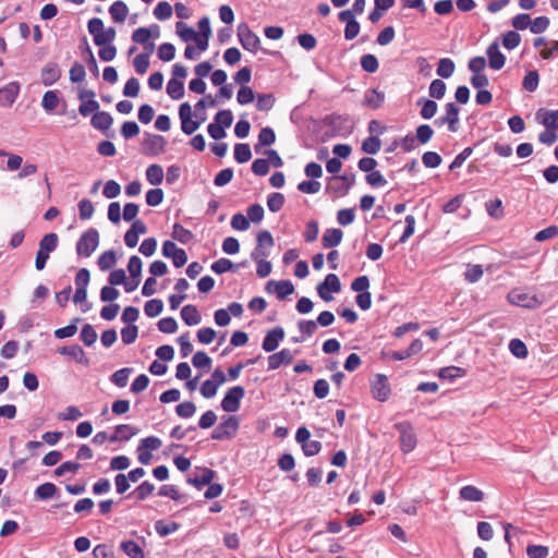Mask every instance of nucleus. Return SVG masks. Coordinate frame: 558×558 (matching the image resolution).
I'll list each match as a JSON object with an SVG mask.
<instances>
[{"mask_svg":"<svg viewBox=\"0 0 558 558\" xmlns=\"http://www.w3.org/2000/svg\"><path fill=\"white\" fill-rule=\"evenodd\" d=\"M87 28L93 36L96 46H105L112 44L116 38V29L113 27L105 28L104 22L99 17H93L88 21Z\"/></svg>","mask_w":558,"mask_h":558,"instance_id":"obj_1","label":"nucleus"},{"mask_svg":"<svg viewBox=\"0 0 558 558\" xmlns=\"http://www.w3.org/2000/svg\"><path fill=\"white\" fill-rule=\"evenodd\" d=\"M58 243L59 236L57 233H47L41 238L35 258V267L37 270H43L46 267L49 254L56 251Z\"/></svg>","mask_w":558,"mask_h":558,"instance_id":"obj_2","label":"nucleus"},{"mask_svg":"<svg viewBox=\"0 0 558 558\" xmlns=\"http://www.w3.org/2000/svg\"><path fill=\"white\" fill-rule=\"evenodd\" d=\"M507 300L512 305L529 310H534L542 305V301L536 294L522 289L511 290L507 295Z\"/></svg>","mask_w":558,"mask_h":558,"instance_id":"obj_3","label":"nucleus"},{"mask_svg":"<svg viewBox=\"0 0 558 558\" xmlns=\"http://www.w3.org/2000/svg\"><path fill=\"white\" fill-rule=\"evenodd\" d=\"M99 244V233L96 229L90 228L85 231L76 242V253L80 256L89 257Z\"/></svg>","mask_w":558,"mask_h":558,"instance_id":"obj_4","label":"nucleus"},{"mask_svg":"<svg viewBox=\"0 0 558 558\" xmlns=\"http://www.w3.org/2000/svg\"><path fill=\"white\" fill-rule=\"evenodd\" d=\"M240 427V418L231 415L225 418L211 433V439L225 440L232 438Z\"/></svg>","mask_w":558,"mask_h":558,"instance_id":"obj_5","label":"nucleus"},{"mask_svg":"<svg viewBox=\"0 0 558 558\" xmlns=\"http://www.w3.org/2000/svg\"><path fill=\"white\" fill-rule=\"evenodd\" d=\"M238 38L243 49L252 53H256L260 48L259 37L254 32H252L246 23H241L238 25Z\"/></svg>","mask_w":558,"mask_h":558,"instance_id":"obj_6","label":"nucleus"},{"mask_svg":"<svg viewBox=\"0 0 558 558\" xmlns=\"http://www.w3.org/2000/svg\"><path fill=\"white\" fill-rule=\"evenodd\" d=\"M274 246V238L267 230L260 231L257 234V245L252 251L251 257L254 262L266 259L270 252L269 250Z\"/></svg>","mask_w":558,"mask_h":558,"instance_id":"obj_7","label":"nucleus"},{"mask_svg":"<svg viewBox=\"0 0 558 558\" xmlns=\"http://www.w3.org/2000/svg\"><path fill=\"white\" fill-rule=\"evenodd\" d=\"M400 433V447L404 453L411 452L416 446V436L409 422H401L395 425Z\"/></svg>","mask_w":558,"mask_h":558,"instance_id":"obj_8","label":"nucleus"},{"mask_svg":"<svg viewBox=\"0 0 558 558\" xmlns=\"http://www.w3.org/2000/svg\"><path fill=\"white\" fill-rule=\"evenodd\" d=\"M341 290V282L336 274H328L323 282L317 286L318 295L326 302L332 300L331 293Z\"/></svg>","mask_w":558,"mask_h":558,"instance_id":"obj_9","label":"nucleus"},{"mask_svg":"<svg viewBox=\"0 0 558 558\" xmlns=\"http://www.w3.org/2000/svg\"><path fill=\"white\" fill-rule=\"evenodd\" d=\"M244 395L245 391L242 386H233L230 388L221 401L222 410L230 413L236 412L240 409V403Z\"/></svg>","mask_w":558,"mask_h":558,"instance_id":"obj_10","label":"nucleus"},{"mask_svg":"<svg viewBox=\"0 0 558 558\" xmlns=\"http://www.w3.org/2000/svg\"><path fill=\"white\" fill-rule=\"evenodd\" d=\"M128 270L130 272L131 279L125 278L124 283L122 286L124 287L125 292H133L136 290V288L140 284V280L137 279L140 277V257L136 255H133L128 264Z\"/></svg>","mask_w":558,"mask_h":558,"instance_id":"obj_11","label":"nucleus"},{"mask_svg":"<svg viewBox=\"0 0 558 558\" xmlns=\"http://www.w3.org/2000/svg\"><path fill=\"white\" fill-rule=\"evenodd\" d=\"M283 328L275 327L266 333L262 343L263 350L266 352H274L279 347V343L283 340Z\"/></svg>","mask_w":558,"mask_h":558,"instance_id":"obj_12","label":"nucleus"},{"mask_svg":"<svg viewBox=\"0 0 558 558\" xmlns=\"http://www.w3.org/2000/svg\"><path fill=\"white\" fill-rule=\"evenodd\" d=\"M266 290L268 292L274 291L279 300H283L294 292V286L290 280H269L266 284Z\"/></svg>","mask_w":558,"mask_h":558,"instance_id":"obj_13","label":"nucleus"},{"mask_svg":"<svg viewBox=\"0 0 558 558\" xmlns=\"http://www.w3.org/2000/svg\"><path fill=\"white\" fill-rule=\"evenodd\" d=\"M486 54L488 57V64L490 69L498 71L504 68L506 57L499 50L498 43H492L486 49Z\"/></svg>","mask_w":558,"mask_h":558,"instance_id":"obj_14","label":"nucleus"},{"mask_svg":"<svg viewBox=\"0 0 558 558\" xmlns=\"http://www.w3.org/2000/svg\"><path fill=\"white\" fill-rule=\"evenodd\" d=\"M20 93V85L16 82H11L4 87L0 88V106L11 107Z\"/></svg>","mask_w":558,"mask_h":558,"instance_id":"obj_15","label":"nucleus"},{"mask_svg":"<svg viewBox=\"0 0 558 558\" xmlns=\"http://www.w3.org/2000/svg\"><path fill=\"white\" fill-rule=\"evenodd\" d=\"M536 119L546 129L558 131V110L539 109L536 112Z\"/></svg>","mask_w":558,"mask_h":558,"instance_id":"obj_16","label":"nucleus"},{"mask_svg":"<svg viewBox=\"0 0 558 558\" xmlns=\"http://www.w3.org/2000/svg\"><path fill=\"white\" fill-rule=\"evenodd\" d=\"M292 360L293 354L291 350L282 349L281 351L268 356V369H277L282 364H290Z\"/></svg>","mask_w":558,"mask_h":558,"instance_id":"obj_17","label":"nucleus"},{"mask_svg":"<svg viewBox=\"0 0 558 558\" xmlns=\"http://www.w3.org/2000/svg\"><path fill=\"white\" fill-rule=\"evenodd\" d=\"M60 76L61 71L57 63H47L41 70V82L45 86L53 85Z\"/></svg>","mask_w":558,"mask_h":558,"instance_id":"obj_18","label":"nucleus"},{"mask_svg":"<svg viewBox=\"0 0 558 558\" xmlns=\"http://www.w3.org/2000/svg\"><path fill=\"white\" fill-rule=\"evenodd\" d=\"M215 476L216 472L214 470L204 468L202 469L201 475L187 477L186 483L196 487L197 489H202L204 486L209 485Z\"/></svg>","mask_w":558,"mask_h":558,"instance_id":"obj_19","label":"nucleus"},{"mask_svg":"<svg viewBox=\"0 0 558 558\" xmlns=\"http://www.w3.org/2000/svg\"><path fill=\"white\" fill-rule=\"evenodd\" d=\"M246 262H242L240 264H233L228 258H219L218 260L214 262L210 266L211 271H214L217 275L225 274L227 271H236L240 267H245Z\"/></svg>","mask_w":558,"mask_h":558,"instance_id":"obj_20","label":"nucleus"},{"mask_svg":"<svg viewBox=\"0 0 558 558\" xmlns=\"http://www.w3.org/2000/svg\"><path fill=\"white\" fill-rule=\"evenodd\" d=\"M459 113L460 108L454 102H448L445 106V118L448 121V130L457 132L459 128Z\"/></svg>","mask_w":558,"mask_h":558,"instance_id":"obj_21","label":"nucleus"},{"mask_svg":"<svg viewBox=\"0 0 558 558\" xmlns=\"http://www.w3.org/2000/svg\"><path fill=\"white\" fill-rule=\"evenodd\" d=\"M112 122V117L107 111L95 112L90 120L93 128L101 132L108 131L111 128Z\"/></svg>","mask_w":558,"mask_h":558,"instance_id":"obj_22","label":"nucleus"},{"mask_svg":"<svg viewBox=\"0 0 558 558\" xmlns=\"http://www.w3.org/2000/svg\"><path fill=\"white\" fill-rule=\"evenodd\" d=\"M343 232L341 229H327L322 238V244L325 248L336 247L341 243Z\"/></svg>","mask_w":558,"mask_h":558,"instance_id":"obj_23","label":"nucleus"},{"mask_svg":"<svg viewBox=\"0 0 558 558\" xmlns=\"http://www.w3.org/2000/svg\"><path fill=\"white\" fill-rule=\"evenodd\" d=\"M181 318L187 326L198 325L202 320L199 311L192 304H187L182 307Z\"/></svg>","mask_w":558,"mask_h":558,"instance_id":"obj_24","label":"nucleus"},{"mask_svg":"<svg viewBox=\"0 0 558 558\" xmlns=\"http://www.w3.org/2000/svg\"><path fill=\"white\" fill-rule=\"evenodd\" d=\"M109 13L116 23H123L128 16L129 9L123 1L118 0L110 5Z\"/></svg>","mask_w":558,"mask_h":558,"instance_id":"obj_25","label":"nucleus"},{"mask_svg":"<svg viewBox=\"0 0 558 558\" xmlns=\"http://www.w3.org/2000/svg\"><path fill=\"white\" fill-rule=\"evenodd\" d=\"M349 187L341 180L335 175L328 180L326 192L333 194L337 197H343L349 193Z\"/></svg>","mask_w":558,"mask_h":558,"instance_id":"obj_26","label":"nucleus"},{"mask_svg":"<svg viewBox=\"0 0 558 558\" xmlns=\"http://www.w3.org/2000/svg\"><path fill=\"white\" fill-rule=\"evenodd\" d=\"M459 496L468 501H482L484 499V493L473 485L463 486L459 492Z\"/></svg>","mask_w":558,"mask_h":558,"instance_id":"obj_27","label":"nucleus"},{"mask_svg":"<svg viewBox=\"0 0 558 558\" xmlns=\"http://www.w3.org/2000/svg\"><path fill=\"white\" fill-rule=\"evenodd\" d=\"M60 353L74 359L78 363L88 362L84 350L78 344L62 347Z\"/></svg>","mask_w":558,"mask_h":558,"instance_id":"obj_28","label":"nucleus"},{"mask_svg":"<svg viewBox=\"0 0 558 558\" xmlns=\"http://www.w3.org/2000/svg\"><path fill=\"white\" fill-rule=\"evenodd\" d=\"M58 488L53 483H44L35 489V498L39 500H48L56 496Z\"/></svg>","mask_w":558,"mask_h":558,"instance_id":"obj_29","label":"nucleus"},{"mask_svg":"<svg viewBox=\"0 0 558 558\" xmlns=\"http://www.w3.org/2000/svg\"><path fill=\"white\" fill-rule=\"evenodd\" d=\"M117 263V255L113 250H108L101 253L98 257L97 265L101 271H107L112 268Z\"/></svg>","mask_w":558,"mask_h":558,"instance_id":"obj_30","label":"nucleus"},{"mask_svg":"<svg viewBox=\"0 0 558 558\" xmlns=\"http://www.w3.org/2000/svg\"><path fill=\"white\" fill-rule=\"evenodd\" d=\"M167 94L173 100H179L184 96V83L180 80L170 78L167 83Z\"/></svg>","mask_w":558,"mask_h":558,"instance_id":"obj_31","label":"nucleus"},{"mask_svg":"<svg viewBox=\"0 0 558 558\" xmlns=\"http://www.w3.org/2000/svg\"><path fill=\"white\" fill-rule=\"evenodd\" d=\"M417 105H422L420 114L425 120L432 119L436 114L438 109L437 102L432 99H418Z\"/></svg>","mask_w":558,"mask_h":558,"instance_id":"obj_32","label":"nucleus"},{"mask_svg":"<svg viewBox=\"0 0 558 558\" xmlns=\"http://www.w3.org/2000/svg\"><path fill=\"white\" fill-rule=\"evenodd\" d=\"M465 375V369L458 366H447L438 371V377L441 380H454Z\"/></svg>","mask_w":558,"mask_h":558,"instance_id":"obj_33","label":"nucleus"},{"mask_svg":"<svg viewBox=\"0 0 558 558\" xmlns=\"http://www.w3.org/2000/svg\"><path fill=\"white\" fill-rule=\"evenodd\" d=\"M146 180L153 185H159L165 177L163 169L159 165H150L146 169Z\"/></svg>","mask_w":558,"mask_h":558,"instance_id":"obj_34","label":"nucleus"},{"mask_svg":"<svg viewBox=\"0 0 558 558\" xmlns=\"http://www.w3.org/2000/svg\"><path fill=\"white\" fill-rule=\"evenodd\" d=\"M456 70L454 62L449 58H441L438 61L436 73L442 78H449Z\"/></svg>","mask_w":558,"mask_h":558,"instance_id":"obj_35","label":"nucleus"},{"mask_svg":"<svg viewBox=\"0 0 558 558\" xmlns=\"http://www.w3.org/2000/svg\"><path fill=\"white\" fill-rule=\"evenodd\" d=\"M252 158L250 145L246 143H238L234 145V159L239 163H245Z\"/></svg>","mask_w":558,"mask_h":558,"instance_id":"obj_36","label":"nucleus"},{"mask_svg":"<svg viewBox=\"0 0 558 558\" xmlns=\"http://www.w3.org/2000/svg\"><path fill=\"white\" fill-rule=\"evenodd\" d=\"M179 527L180 524L177 522H166L163 520H158L155 522V530L161 537L174 533L179 530Z\"/></svg>","mask_w":558,"mask_h":558,"instance_id":"obj_37","label":"nucleus"},{"mask_svg":"<svg viewBox=\"0 0 558 558\" xmlns=\"http://www.w3.org/2000/svg\"><path fill=\"white\" fill-rule=\"evenodd\" d=\"M538 84L539 74L536 70L529 71L522 81V87L530 93L535 92L538 87Z\"/></svg>","mask_w":558,"mask_h":558,"instance_id":"obj_38","label":"nucleus"},{"mask_svg":"<svg viewBox=\"0 0 558 558\" xmlns=\"http://www.w3.org/2000/svg\"><path fill=\"white\" fill-rule=\"evenodd\" d=\"M59 101H60V99L58 96V92L57 90H48L44 94L41 105H43V108L47 112H51L58 107Z\"/></svg>","mask_w":558,"mask_h":558,"instance_id":"obj_39","label":"nucleus"},{"mask_svg":"<svg viewBox=\"0 0 558 558\" xmlns=\"http://www.w3.org/2000/svg\"><path fill=\"white\" fill-rule=\"evenodd\" d=\"M384 100V93L378 92L376 89L367 90L365 94V104L373 109L379 108L383 105Z\"/></svg>","mask_w":558,"mask_h":558,"instance_id":"obj_40","label":"nucleus"},{"mask_svg":"<svg viewBox=\"0 0 558 558\" xmlns=\"http://www.w3.org/2000/svg\"><path fill=\"white\" fill-rule=\"evenodd\" d=\"M140 240V220L133 221L130 230L126 231L124 235L125 245L129 247L136 246Z\"/></svg>","mask_w":558,"mask_h":558,"instance_id":"obj_41","label":"nucleus"},{"mask_svg":"<svg viewBox=\"0 0 558 558\" xmlns=\"http://www.w3.org/2000/svg\"><path fill=\"white\" fill-rule=\"evenodd\" d=\"M276 141V134L269 126L263 128L258 134V145L255 146V150H258L259 146H270Z\"/></svg>","mask_w":558,"mask_h":558,"instance_id":"obj_42","label":"nucleus"},{"mask_svg":"<svg viewBox=\"0 0 558 558\" xmlns=\"http://www.w3.org/2000/svg\"><path fill=\"white\" fill-rule=\"evenodd\" d=\"M158 495L162 496V497H169L170 499H172L174 501H180L182 499L186 500V496L180 494V492L177 489V487L171 484L162 485L158 490Z\"/></svg>","mask_w":558,"mask_h":558,"instance_id":"obj_43","label":"nucleus"},{"mask_svg":"<svg viewBox=\"0 0 558 558\" xmlns=\"http://www.w3.org/2000/svg\"><path fill=\"white\" fill-rule=\"evenodd\" d=\"M192 363L194 367L208 372L211 365V359L207 353L198 351L193 355Z\"/></svg>","mask_w":558,"mask_h":558,"instance_id":"obj_44","label":"nucleus"},{"mask_svg":"<svg viewBox=\"0 0 558 558\" xmlns=\"http://www.w3.org/2000/svg\"><path fill=\"white\" fill-rule=\"evenodd\" d=\"M172 236L177 241H179V242H181L183 244H186V243H189V242H191L193 240L194 235H193V233L189 229H185L180 223H174L173 231H172Z\"/></svg>","mask_w":558,"mask_h":558,"instance_id":"obj_45","label":"nucleus"},{"mask_svg":"<svg viewBox=\"0 0 558 558\" xmlns=\"http://www.w3.org/2000/svg\"><path fill=\"white\" fill-rule=\"evenodd\" d=\"M381 147V141L377 136H368L362 143V150L368 155H376Z\"/></svg>","mask_w":558,"mask_h":558,"instance_id":"obj_46","label":"nucleus"},{"mask_svg":"<svg viewBox=\"0 0 558 558\" xmlns=\"http://www.w3.org/2000/svg\"><path fill=\"white\" fill-rule=\"evenodd\" d=\"M284 195L278 192L271 193L267 197V207L271 213H278L284 205Z\"/></svg>","mask_w":558,"mask_h":558,"instance_id":"obj_47","label":"nucleus"},{"mask_svg":"<svg viewBox=\"0 0 558 558\" xmlns=\"http://www.w3.org/2000/svg\"><path fill=\"white\" fill-rule=\"evenodd\" d=\"M521 43V36L515 31H508L502 35V45L507 50H513Z\"/></svg>","mask_w":558,"mask_h":558,"instance_id":"obj_48","label":"nucleus"},{"mask_svg":"<svg viewBox=\"0 0 558 558\" xmlns=\"http://www.w3.org/2000/svg\"><path fill=\"white\" fill-rule=\"evenodd\" d=\"M175 32L183 41H191L196 37V32L184 22H177Z\"/></svg>","mask_w":558,"mask_h":558,"instance_id":"obj_49","label":"nucleus"},{"mask_svg":"<svg viewBox=\"0 0 558 558\" xmlns=\"http://www.w3.org/2000/svg\"><path fill=\"white\" fill-rule=\"evenodd\" d=\"M360 63L361 68L367 73H375L379 68L377 58L372 53L362 56Z\"/></svg>","mask_w":558,"mask_h":558,"instance_id":"obj_50","label":"nucleus"},{"mask_svg":"<svg viewBox=\"0 0 558 558\" xmlns=\"http://www.w3.org/2000/svg\"><path fill=\"white\" fill-rule=\"evenodd\" d=\"M509 350L515 357L519 359H524L529 354L527 347L520 339H512L509 342Z\"/></svg>","mask_w":558,"mask_h":558,"instance_id":"obj_51","label":"nucleus"},{"mask_svg":"<svg viewBox=\"0 0 558 558\" xmlns=\"http://www.w3.org/2000/svg\"><path fill=\"white\" fill-rule=\"evenodd\" d=\"M154 15L159 21L169 20L172 15V7L167 1H161L155 7Z\"/></svg>","mask_w":558,"mask_h":558,"instance_id":"obj_52","label":"nucleus"},{"mask_svg":"<svg viewBox=\"0 0 558 558\" xmlns=\"http://www.w3.org/2000/svg\"><path fill=\"white\" fill-rule=\"evenodd\" d=\"M80 338L85 345L90 347L97 340V332L92 325L85 324L82 327Z\"/></svg>","mask_w":558,"mask_h":558,"instance_id":"obj_53","label":"nucleus"},{"mask_svg":"<svg viewBox=\"0 0 558 558\" xmlns=\"http://www.w3.org/2000/svg\"><path fill=\"white\" fill-rule=\"evenodd\" d=\"M163 310V302L160 299H153L145 303L144 311L149 317L158 316Z\"/></svg>","mask_w":558,"mask_h":558,"instance_id":"obj_54","label":"nucleus"},{"mask_svg":"<svg viewBox=\"0 0 558 558\" xmlns=\"http://www.w3.org/2000/svg\"><path fill=\"white\" fill-rule=\"evenodd\" d=\"M446 89H447V87H446L445 82L439 78H436V80L432 81L429 88H428V93L432 98L441 99V98H444V96L446 94Z\"/></svg>","mask_w":558,"mask_h":558,"instance_id":"obj_55","label":"nucleus"},{"mask_svg":"<svg viewBox=\"0 0 558 558\" xmlns=\"http://www.w3.org/2000/svg\"><path fill=\"white\" fill-rule=\"evenodd\" d=\"M434 135V130L428 124H421L416 128V141L420 144H426L428 143Z\"/></svg>","mask_w":558,"mask_h":558,"instance_id":"obj_56","label":"nucleus"},{"mask_svg":"<svg viewBox=\"0 0 558 558\" xmlns=\"http://www.w3.org/2000/svg\"><path fill=\"white\" fill-rule=\"evenodd\" d=\"M275 105V97L272 94H258L256 108L259 111H269Z\"/></svg>","mask_w":558,"mask_h":558,"instance_id":"obj_57","label":"nucleus"},{"mask_svg":"<svg viewBox=\"0 0 558 558\" xmlns=\"http://www.w3.org/2000/svg\"><path fill=\"white\" fill-rule=\"evenodd\" d=\"M78 322H80L78 317L74 318L72 320V323L69 324L68 326L54 330V337L58 339H64V338H70V337L74 336L77 331L76 324Z\"/></svg>","mask_w":558,"mask_h":558,"instance_id":"obj_58","label":"nucleus"},{"mask_svg":"<svg viewBox=\"0 0 558 558\" xmlns=\"http://www.w3.org/2000/svg\"><path fill=\"white\" fill-rule=\"evenodd\" d=\"M162 199L163 191L159 187L146 192L145 201L148 206L156 207L161 204Z\"/></svg>","mask_w":558,"mask_h":558,"instance_id":"obj_59","label":"nucleus"},{"mask_svg":"<svg viewBox=\"0 0 558 558\" xmlns=\"http://www.w3.org/2000/svg\"><path fill=\"white\" fill-rule=\"evenodd\" d=\"M550 24V21L547 16H537L533 21L531 20L530 31L533 34H542L544 33Z\"/></svg>","mask_w":558,"mask_h":558,"instance_id":"obj_60","label":"nucleus"},{"mask_svg":"<svg viewBox=\"0 0 558 558\" xmlns=\"http://www.w3.org/2000/svg\"><path fill=\"white\" fill-rule=\"evenodd\" d=\"M511 25L517 31H524L531 26V16L526 13H520L512 17Z\"/></svg>","mask_w":558,"mask_h":558,"instance_id":"obj_61","label":"nucleus"},{"mask_svg":"<svg viewBox=\"0 0 558 558\" xmlns=\"http://www.w3.org/2000/svg\"><path fill=\"white\" fill-rule=\"evenodd\" d=\"M214 122L221 124L225 129L230 128L233 122L232 111L229 109L219 110L214 118Z\"/></svg>","mask_w":558,"mask_h":558,"instance_id":"obj_62","label":"nucleus"},{"mask_svg":"<svg viewBox=\"0 0 558 558\" xmlns=\"http://www.w3.org/2000/svg\"><path fill=\"white\" fill-rule=\"evenodd\" d=\"M120 549L131 558H140V545L134 541L121 542Z\"/></svg>","mask_w":558,"mask_h":558,"instance_id":"obj_63","label":"nucleus"},{"mask_svg":"<svg viewBox=\"0 0 558 558\" xmlns=\"http://www.w3.org/2000/svg\"><path fill=\"white\" fill-rule=\"evenodd\" d=\"M549 549L544 545H529L526 547V555L529 558H547Z\"/></svg>","mask_w":558,"mask_h":558,"instance_id":"obj_64","label":"nucleus"}]
</instances>
